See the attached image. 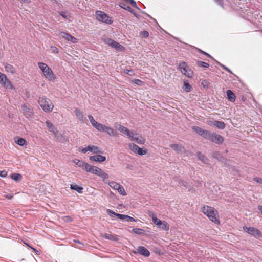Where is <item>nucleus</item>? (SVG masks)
I'll return each mask as SVG.
<instances>
[{
  "label": "nucleus",
  "instance_id": "4c0bfd02",
  "mask_svg": "<svg viewBox=\"0 0 262 262\" xmlns=\"http://www.w3.org/2000/svg\"><path fill=\"white\" fill-rule=\"evenodd\" d=\"M73 162L76 164L78 167H80L82 168V167L83 166V164L84 163V161H80L78 159H75L73 160Z\"/></svg>",
  "mask_w": 262,
  "mask_h": 262
},
{
  "label": "nucleus",
  "instance_id": "393cba45",
  "mask_svg": "<svg viewBox=\"0 0 262 262\" xmlns=\"http://www.w3.org/2000/svg\"><path fill=\"white\" fill-rule=\"evenodd\" d=\"M14 140L15 143L20 146H24L27 145V142L26 140L22 138L16 137Z\"/></svg>",
  "mask_w": 262,
  "mask_h": 262
},
{
  "label": "nucleus",
  "instance_id": "a18cd8bd",
  "mask_svg": "<svg viewBox=\"0 0 262 262\" xmlns=\"http://www.w3.org/2000/svg\"><path fill=\"white\" fill-rule=\"evenodd\" d=\"M161 221H162L160 220L157 217L155 218L154 220H152L154 224L158 226V227L160 226Z\"/></svg>",
  "mask_w": 262,
  "mask_h": 262
},
{
  "label": "nucleus",
  "instance_id": "864d4df0",
  "mask_svg": "<svg viewBox=\"0 0 262 262\" xmlns=\"http://www.w3.org/2000/svg\"><path fill=\"white\" fill-rule=\"evenodd\" d=\"M79 151H81L83 154L86 153L88 151H89V150L88 149V146L85 148H83L81 149H80V148H79Z\"/></svg>",
  "mask_w": 262,
  "mask_h": 262
},
{
  "label": "nucleus",
  "instance_id": "c85d7f7f",
  "mask_svg": "<svg viewBox=\"0 0 262 262\" xmlns=\"http://www.w3.org/2000/svg\"><path fill=\"white\" fill-rule=\"evenodd\" d=\"M212 124L220 129H224L225 127V124L223 122L219 121H214L213 122Z\"/></svg>",
  "mask_w": 262,
  "mask_h": 262
},
{
  "label": "nucleus",
  "instance_id": "6e6552de",
  "mask_svg": "<svg viewBox=\"0 0 262 262\" xmlns=\"http://www.w3.org/2000/svg\"><path fill=\"white\" fill-rule=\"evenodd\" d=\"M206 139L216 144H222L224 140V138L220 135H218L215 133H210L209 132Z\"/></svg>",
  "mask_w": 262,
  "mask_h": 262
},
{
  "label": "nucleus",
  "instance_id": "8fccbe9b",
  "mask_svg": "<svg viewBox=\"0 0 262 262\" xmlns=\"http://www.w3.org/2000/svg\"><path fill=\"white\" fill-rule=\"evenodd\" d=\"M141 35L145 38H147L149 36V33L147 31H144L141 32Z\"/></svg>",
  "mask_w": 262,
  "mask_h": 262
},
{
  "label": "nucleus",
  "instance_id": "473e14b6",
  "mask_svg": "<svg viewBox=\"0 0 262 262\" xmlns=\"http://www.w3.org/2000/svg\"><path fill=\"white\" fill-rule=\"evenodd\" d=\"M11 178L15 181H19L22 179V176L19 173H14L11 175Z\"/></svg>",
  "mask_w": 262,
  "mask_h": 262
},
{
  "label": "nucleus",
  "instance_id": "2eb2a0df",
  "mask_svg": "<svg viewBox=\"0 0 262 262\" xmlns=\"http://www.w3.org/2000/svg\"><path fill=\"white\" fill-rule=\"evenodd\" d=\"M89 159L91 161L99 162H103L106 160L105 157L100 155H96L90 156Z\"/></svg>",
  "mask_w": 262,
  "mask_h": 262
},
{
  "label": "nucleus",
  "instance_id": "39448f33",
  "mask_svg": "<svg viewBox=\"0 0 262 262\" xmlns=\"http://www.w3.org/2000/svg\"><path fill=\"white\" fill-rule=\"evenodd\" d=\"M38 103L46 112H51L54 108V105L51 101L45 96L39 97Z\"/></svg>",
  "mask_w": 262,
  "mask_h": 262
},
{
  "label": "nucleus",
  "instance_id": "6e6d98bb",
  "mask_svg": "<svg viewBox=\"0 0 262 262\" xmlns=\"http://www.w3.org/2000/svg\"><path fill=\"white\" fill-rule=\"evenodd\" d=\"M0 176L2 177H5L7 176V172L5 170L0 171Z\"/></svg>",
  "mask_w": 262,
  "mask_h": 262
},
{
  "label": "nucleus",
  "instance_id": "c756f323",
  "mask_svg": "<svg viewBox=\"0 0 262 262\" xmlns=\"http://www.w3.org/2000/svg\"><path fill=\"white\" fill-rule=\"evenodd\" d=\"M197 156L198 159L201 160L202 162L205 164H207L208 162V159L200 152H197Z\"/></svg>",
  "mask_w": 262,
  "mask_h": 262
},
{
  "label": "nucleus",
  "instance_id": "603ef678",
  "mask_svg": "<svg viewBox=\"0 0 262 262\" xmlns=\"http://www.w3.org/2000/svg\"><path fill=\"white\" fill-rule=\"evenodd\" d=\"M127 2H129V4H131L133 7L137 8V4H136V2L135 1H134V0H128Z\"/></svg>",
  "mask_w": 262,
  "mask_h": 262
},
{
  "label": "nucleus",
  "instance_id": "72a5a7b5",
  "mask_svg": "<svg viewBox=\"0 0 262 262\" xmlns=\"http://www.w3.org/2000/svg\"><path fill=\"white\" fill-rule=\"evenodd\" d=\"M129 149L135 153H136L139 146L134 143H130L128 145Z\"/></svg>",
  "mask_w": 262,
  "mask_h": 262
},
{
  "label": "nucleus",
  "instance_id": "7ed1b4c3",
  "mask_svg": "<svg viewBox=\"0 0 262 262\" xmlns=\"http://www.w3.org/2000/svg\"><path fill=\"white\" fill-rule=\"evenodd\" d=\"M38 66L41 71L44 78L50 81H54L56 78V75L52 70L45 63L39 62L38 63Z\"/></svg>",
  "mask_w": 262,
  "mask_h": 262
},
{
  "label": "nucleus",
  "instance_id": "f03ea898",
  "mask_svg": "<svg viewBox=\"0 0 262 262\" xmlns=\"http://www.w3.org/2000/svg\"><path fill=\"white\" fill-rule=\"evenodd\" d=\"M202 211L210 221L216 225H220L219 212L214 207L208 205H204L202 208Z\"/></svg>",
  "mask_w": 262,
  "mask_h": 262
},
{
  "label": "nucleus",
  "instance_id": "e2e57ef3",
  "mask_svg": "<svg viewBox=\"0 0 262 262\" xmlns=\"http://www.w3.org/2000/svg\"><path fill=\"white\" fill-rule=\"evenodd\" d=\"M64 218H66V219H69L70 221H71V217L69 216H65Z\"/></svg>",
  "mask_w": 262,
  "mask_h": 262
},
{
  "label": "nucleus",
  "instance_id": "5fc2aeb1",
  "mask_svg": "<svg viewBox=\"0 0 262 262\" xmlns=\"http://www.w3.org/2000/svg\"><path fill=\"white\" fill-rule=\"evenodd\" d=\"M216 3H217L219 5L222 7H223V0H214Z\"/></svg>",
  "mask_w": 262,
  "mask_h": 262
},
{
  "label": "nucleus",
  "instance_id": "423d86ee",
  "mask_svg": "<svg viewBox=\"0 0 262 262\" xmlns=\"http://www.w3.org/2000/svg\"><path fill=\"white\" fill-rule=\"evenodd\" d=\"M0 84L6 89L12 90L14 88L10 80L8 79L6 74L0 72Z\"/></svg>",
  "mask_w": 262,
  "mask_h": 262
},
{
  "label": "nucleus",
  "instance_id": "9b49d317",
  "mask_svg": "<svg viewBox=\"0 0 262 262\" xmlns=\"http://www.w3.org/2000/svg\"><path fill=\"white\" fill-rule=\"evenodd\" d=\"M243 230L248 234L251 235L256 238H259L262 236V234L260 230L254 227H247L244 226Z\"/></svg>",
  "mask_w": 262,
  "mask_h": 262
},
{
  "label": "nucleus",
  "instance_id": "aec40b11",
  "mask_svg": "<svg viewBox=\"0 0 262 262\" xmlns=\"http://www.w3.org/2000/svg\"><path fill=\"white\" fill-rule=\"evenodd\" d=\"M170 147L177 153H180L184 149L183 146L177 144H172L170 145Z\"/></svg>",
  "mask_w": 262,
  "mask_h": 262
},
{
  "label": "nucleus",
  "instance_id": "4d7b16f0",
  "mask_svg": "<svg viewBox=\"0 0 262 262\" xmlns=\"http://www.w3.org/2000/svg\"><path fill=\"white\" fill-rule=\"evenodd\" d=\"M126 74L129 75H132V74L133 73V71L130 70H127L125 72Z\"/></svg>",
  "mask_w": 262,
  "mask_h": 262
},
{
  "label": "nucleus",
  "instance_id": "0e129e2a",
  "mask_svg": "<svg viewBox=\"0 0 262 262\" xmlns=\"http://www.w3.org/2000/svg\"><path fill=\"white\" fill-rule=\"evenodd\" d=\"M129 11L132 13H134V11L131 8H130V11Z\"/></svg>",
  "mask_w": 262,
  "mask_h": 262
},
{
  "label": "nucleus",
  "instance_id": "79ce46f5",
  "mask_svg": "<svg viewBox=\"0 0 262 262\" xmlns=\"http://www.w3.org/2000/svg\"><path fill=\"white\" fill-rule=\"evenodd\" d=\"M134 83L138 85H142L143 84V82L142 81H141V80L140 79H135L134 80H133L132 81Z\"/></svg>",
  "mask_w": 262,
  "mask_h": 262
},
{
  "label": "nucleus",
  "instance_id": "a19ab883",
  "mask_svg": "<svg viewBox=\"0 0 262 262\" xmlns=\"http://www.w3.org/2000/svg\"><path fill=\"white\" fill-rule=\"evenodd\" d=\"M59 14L60 15L66 19H69L71 18V15L69 14H67V13L65 11L60 12H59Z\"/></svg>",
  "mask_w": 262,
  "mask_h": 262
},
{
  "label": "nucleus",
  "instance_id": "4be33fe9",
  "mask_svg": "<svg viewBox=\"0 0 262 262\" xmlns=\"http://www.w3.org/2000/svg\"><path fill=\"white\" fill-rule=\"evenodd\" d=\"M228 99L231 102H234L235 100L236 96L235 94L230 90L226 91Z\"/></svg>",
  "mask_w": 262,
  "mask_h": 262
},
{
  "label": "nucleus",
  "instance_id": "3c124183",
  "mask_svg": "<svg viewBox=\"0 0 262 262\" xmlns=\"http://www.w3.org/2000/svg\"><path fill=\"white\" fill-rule=\"evenodd\" d=\"M253 180L258 183L262 184V178H261L255 177Z\"/></svg>",
  "mask_w": 262,
  "mask_h": 262
},
{
  "label": "nucleus",
  "instance_id": "2f4dec72",
  "mask_svg": "<svg viewBox=\"0 0 262 262\" xmlns=\"http://www.w3.org/2000/svg\"><path fill=\"white\" fill-rule=\"evenodd\" d=\"M183 89L185 91L189 92L191 90V86L186 81H184V86Z\"/></svg>",
  "mask_w": 262,
  "mask_h": 262
},
{
  "label": "nucleus",
  "instance_id": "09e8293b",
  "mask_svg": "<svg viewBox=\"0 0 262 262\" xmlns=\"http://www.w3.org/2000/svg\"><path fill=\"white\" fill-rule=\"evenodd\" d=\"M148 215L152 219V221L157 217L156 214L151 211H148Z\"/></svg>",
  "mask_w": 262,
  "mask_h": 262
},
{
  "label": "nucleus",
  "instance_id": "052dcab7",
  "mask_svg": "<svg viewBox=\"0 0 262 262\" xmlns=\"http://www.w3.org/2000/svg\"><path fill=\"white\" fill-rule=\"evenodd\" d=\"M258 209L260 211V212L262 214V206H258Z\"/></svg>",
  "mask_w": 262,
  "mask_h": 262
},
{
  "label": "nucleus",
  "instance_id": "c03bdc74",
  "mask_svg": "<svg viewBox=\"0 0 262 262\" xmlns=\"http://www.w3.org/2000/svg\"><path fill=\"white\" fill-rule=\"evenodd\" d=\"M120 6L124 9H126L128 11H130V7L124 3H121Z\"/></svg>",
  "mask_w": 262,
  "mask_h": 262
},
{
  "label": "nucleus",
  "instance_id": "f704fd0d",
  "mask_svg": "<svg viewBox=\"0 0 262 262\" xmlns=\"http://www.w3.org/2000/svg\"><path fill=\"white\" fill-rule=\"evenodd\" d=\"M116 190H118V192L122 195L124 196L127 194L124 187L121 185H119Z\"/></svg>",
  "mask_w": 262,
  "mask_h": 262
},
{
  "label": "nucleus",
  "instance_id": "680f3d73",
  "mask_svg": "<svg viewBox=\"0 0 262 262\" xmlns=\"http://www.w3.org/2000/svg\"><path fill=\"white\" fill-rule=\"evenodd\" d=\"M5 197L8 199H11L12 198V196L10 195H6Z\"/></svg>",
  "mask_w": 262,
  "mask_h": 262
},
{
  "label": "nucleus",
  "instance_id": "13d9d810",
  "mask_svg": "<svg viewBox=\"0 0 262 262\" xmlns=\"http://www.w3.org/2000/svg\"><path fill=\"white\" fill-rule=\"evenodd\" d=\"M200 52L202 53V54H204L205 55H206V56H207L208 57H211V56L208 53H206L205 52L203 51H202V50H200Z\"/></svg>",
  "mask_w": 262,
  "mask_h": 262
},
{
  "label": "nucleus",
  "instance_id": "9d476101",
  "mask_svg": "<svg viewBox=\"0 0 262 262\" xmlns=\"http://www.w3.org/2000/svg\"><path fill=\"white\" fill-rule=\"evenodd\" d=\"M107 213L110 214L111 216H113L112 215L117 217L118 218L121 220H125L127 222H137V220H135L134 218L127 215L121 214L119 213H117L113 211L111 209H107Z\"/></svg>",
  "mask_w": 262,
  "mask_h": 262
},
{
  "label": "nucleus",
  "instance_id": "412c9836",
  "mask_svg": "<svg viewBox=\"0 0 262 262\" xmlns=\"http://www.w3.org/2000/svg\"><path fill=\"white\" fill-rule=\"evenodd\" d=\"M22 109L25 115L30 116L32 113L33 110L31 106L24 104L22 105Z\"/></svg>",
  "mask_w": 262,
  "mask_h": 262
},
{
  "label": "nucleus",
  "instance_id": "7c9ffc66",
  "mask_svg": "<svg viewBox=\"0 0 262 262\" xmlns=\"http://www.w3.org/2000/svg\"><path fill=\"white\" fill-rule=\"evenodd\" d=\"M144 231L140 228H133L130 231V232L138 235H142L144 234Z\"/></svg>",
  "mask_w": 262,
  "mask_h": 262
},
{
  "label": "nucleus",
  "instance_id": "0eeeda50",
  "mask_svg": "<svg viewBox=\"0 0 262 262\" xmlns=\"http://www.w3.org/2000/svg\"><path fill=\"white\" fill-rule=\"evenodd\" d=\"M179 68L181 73L186 76L191 78L193 75V71L187 66L186 62H182L179 63Z\"/></svg>",
  "mask_w": 262,
  "mask_h": 262
},
{
  "label": "nucleus",
  "instance_id": "e433bc0d",
  "mask_svg": "<svg viewBox=\"0 0 262 262\" xmlns=\"http://www.w3.org/2000/svg\"><path fill=\"white\" fill-rule=\"evenodd\" d=\"M109 186L113 189L116 190L120 184L114 181H112L108 183Z\"/></svg>",
  "mask_w": 262,
  "mask_h": 262
},
{
  "label": "nucleus",
  "instance_id": "1a4fd4ad",
  "mask_svg": "<svg viewBox=\"0 0 262 262\" xmlns=\"http://www.w3.org/2000/svg\"><path fill=\"white\" fill-rule=\"evenodd\" d=\"M96 17L98 21L105 23L107 24H111L112 23V18L105 13L101 11H97L96 12Z\"/></svg>",
  "mask_w": 262,
  "mask_h": 262
},
{
  "label": "nucleus",
  "instance_id": "b1692460",
  "mask_svg": "<svg viewBox=\"0 0 262 262\" xmlns=\"http://www.w3.org/2000/svg\"><path fill=\"white\" fill-rule=\"evenodd\" d=\"M111 46L117 50L120 51H123L125 50V48L123 46L121 45L120 44H119V43H118L117 42H116L115 40L113 42V43H112Z\"/></svg>",
  "mask_w": 262,
  "mask_h": 262
},
{
  "label": "nucleus",
  "instance_id": "bf43d9fd",
  "mask_svg": "<svg viewBox=\"0 0 262 262\" xmlns=\"http://www.w3.org/2000/svg\"><path fill=\"white\" fill-rule=\"evenodd\" d=\"M73 242H74V243H78V244H79L82 245V243H81L80 241H78V240L74 239V240H73Z\"/></svg>",
  "mask_w": 262,
  "mask_h": 262
},
{
  "label": "nucleus",
  "instance_id": "f257e3e1",
  "mask_svg": "<svg viewBox=\"0 0 262 262\" xmlns=\"http://www.w3.org/2000/svg\"><path fill=\"white\" fill-rule=\"evenodd\" d=\"M88 117L92 125L97 130L106 133L110 136H115L117 134L116 132L111 127L105 126L97 122L91 115H89Z\"/></svg>",
  "mask_w": 262,
  "mask_h": 262
},
{
  "label": "nucleus",
  "instance_id": "49530a36",
  "mask_svg": "<svg viewBox=\"0 0 262 262\" xmlns=\"http://www.w3.org/2000/svg\"><path fill=\"white\" fill-rule=\"evenodd\" d=\"M51 50L52 53H58L59 52L58 49L55 46H51Z\"/></svg>",
  "mask_w": 262,
  "mask_h": 262
},
{
  "label": "nucleus",
  "instance_id": "5701e85b",
  "mask_svg": "<svg viewBox=\"0 0 262 262\" xmlns=\"http://www.w3.org/2000/svg\"><path fill=\"white\" fill-rule=\"evenodd\" d=\"M102 237L106 239L113 241H117L118 239L117 235L108 233L103 234Z\"/></svg>",
  "mask_w": 262,
  "mask_h": 262
},
{
  "label": "nucleus",
  "instance_id": "ea45409f",
  "mask_svg": "<svg viewBox=\"0 0 262 262\" xmlns=\"http://www.w3.org/2000/svg\"><path fill=\"white\" fill-rule=\"evenodd\" d=\"M136 153L139 155H144L147 154V150L139 147Z\"/></svg>",
  "mask_w": 262,
  "mask_h": 262
},
{
  "label": "nucleus",
  "instance_id": "de8ad7c7",
  "mask_svg": "<svg viewBox=\"0 0 262 262\" xmlns=\"http://www.w3.org/2000/svg\"><path fill=\"white\" fill-rule=\"evenodd\" d=\"M115 127L118 129V130H119L120 132H122V130H123V129L124 128V126L120 125V124H115Z\"/></svg>",
  "mask_w": 262,
  "mask_h": 262
},
{
  "label": "nucleus",
  "instance_id": "4468645a",
  "mask_svg": "<svg viewBox=\"0 0 262 262\" xmlns=\"http://www.w3.org/2000/svg\"><path fill=\"white\" fill-rule=\"evenodd\" d=\"M60 35L63 38H65L68 41H70L73 43L77 42V38L68 33L62 32L60 33Z\"/></svg>",
  "mask_w": 262,
  "mask_h": 262
},
{
  "label": "nucleus",
  "instance_id": "a211bd4d",
  "mask_svg": "<svg viewBox=\"0 0 262 262\" xmlns=\"http://www.w3.org/2000/svg\"><path fill=\"white\" fill-rule=\"evenodd\" d=\"M137 250L138 252L141 255H142L146 257H148L150 255L149 251L144 247H139Z\"/></svg>",
  "mask_w": 262,
  "mask_h": 262
},
{
  "label": "nucleus",
  "instance_id": "bb28decb",
  "mask_svg": "<svg viewBox=\"0 0 262 262\" xmlns=\"http://www.w3.org/2000/svg\"><path fill=\"white\" fill-rule=\"evenodd\" d=\"M159 227L165 231H168L169 230V225L165 221H161Z\"/></svg>",
  "mask_w": 262,
  "mask_h": 262
},
{
  "label": "nucleus",
  "instance_id": "c9c22d12",
  "mask_svg": "<svg viewBox=\"0 0 262 262\" xmlns=\"http://www.w3.org/2000/svg\"><path fill=\"white\" fill-rule=\"evenodd\" d=\"M92 166V165H91L84 162L83 166L82 167V168L85 170L86 172H90Z\"/></svg>",
  "mask_w": 262,
  "mask_h": 262
},
{
  "label": "nucleus",
  "instance_id": "20e7f679",
  "mask_svg": "<svg viewBox=\"0 0 262 262\" xmlns=\"http://www.w3.org/2000/svg\"><path fill=\"white\" fill-rule=\"evenodd\" d=\"M121 132L125 134L131 141H135L140 144H143L145 143V139L144 138L137 133L130 131L126 127H124Z\"/></svg>",
  "mask_w": 262,
  "mask_h": 262
},
{
  "label": "nucleus",
  "instance_id": "f3484780",
  "mask_svg": "<svg viewBox=\"0 0 262 262\" xmlns=\"http://www.w3.org/2000/svg\"><path fill=\"white\" fill-rule=\"evenodd\" d=\"M88 149L89 151L92 152L93 154H102V150L98 146L94 145H89L88 146Z\"/></svg>",
  "mask_w": 262,
  "mask_h": 262
},
{
  "label": "nucleus",
  "instance_id": "37998d69",
  "mask_svg": "<svg viewBox=\"0 0 262 262\" xmlns=\"http://www.w3.org/2000/svg\"><path fill=\"white\" fill-rule=\"evenodd\" d=\"M114 41V40L111 38H106L104 40V42H105V43L108 45L110 46H111V45H112V43H113Z\"/></svg>",
  "mask_w": 262,
  "mask_h": 262
},
{
  "label": "nucleus",
  "instance_id": "58836bf2",
  "mask_svg": "<svg viewBox=\"0 0 262 262\" xmlns=\"http://www.w3.org/2000/svg\"><path fill=\"white\" fill-rule=\"evenodd\" d=\"M197 64L199 67L203 68H208L209 66L208 63L202 61H197Z\"/></svg>",
  "mask_w": 262,
  "mask_h": 262
},
{
  "label": "nucleus",
  "instance_id": "a878e982",
  "mask_svg": "<svg viewBox=\"0 0 262 262\" xmlns=\"http://www.w3.org/2000/svg\"><path fill=\"white\" fill-rule=\"evenodd\" d=\"M75 115L78 118L79 120L80 121H84V115L83 114V113L79 109L76 108L75 110Z\"/></svg>",
  "mask_w": 262,
  "mask_h": 262
},
{
  "label": "nucleus",
  "instance_id": "ddd939ff",
  "mask_svg": "<svg viewBox=\"0 0 262 262\" xmlns=\"http://www.w3.org/2000/svg\"><path fill=\"white\" fill-rule=\"evenodd\" d=\"M192 129L197 134L202 136L204 139H206L209 131L204 130L199 126L192 127Z\"/></svg>",
  "mask_w": 262,
  "mask_h": 262
},
{
  "label": "nucleus",
  "instance_id": "f8f14e48",
  "mask_svg": "<svg viewBox=\"0 0 262 262\" xmlns=\"http://www.w3.org/2000/svg\"><path fill=\"white\" fill-rule=\"evenodd\" d=\"M90 172L101 177L103 181L108 178V175L105 172L94 166H92Z\"/></svg>",
  "mask_w": 262,
  "mask_h": 262
},
{
  "label": "nucleus",
  "instance_id": "6ab92c4d",
  "mask_svg": "<svg viewBox=\"0 0 262 262\" xmlns=\"http://www.w3.org/2000/svg\"><path fill=\"white\" fill-rule=\"evenodd\" d=\"M4 65L5 69V71L7 72H9L12 74L15 73L16 69L12 65L8 63H4Z\"/></svg>",
  "mask_w": 262,
  "mask_h": 262
},
{
  "label": "nucleus",
  "instance_id": "cd10ccee",
  "mask_svg": "<svg viewBox=\"0 0 262 262\" xmlns=\"http://www.w3.org/2000/svg\"><path fill=\"white\" fill-rule=\"evenodd\" d=\"M70 188L72 190H76L77 192H78L79 193H81L82 192V190L83 189V188L80 186L76 185V184H71Z\"/></svg>",
  "mask_w": 262,
  "mask_h": 262
},
{
  "label": "nucleus",
  "instance_id": "dca6fc26",
  "mask_svg": "<svg viewBox=\"0 0 262 262\" xmlns=\"http://www.w3.org/2000/svg\"><path fill=\"white\" fill-rule=\"evenodd\" d=\"M46 124L49 129V130L53 133V134L56 136L58 134L57 129L54 126V125L49 121H46Z\"/></svg>",
  "mask_w": 262,
  "mask_h": 262
}]
</instances>
